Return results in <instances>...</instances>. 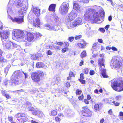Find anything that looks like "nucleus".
<instances>
[{
  "mask_svg": "<svg viewBox=\"0 0 123 123\" xmlns=\"http://www.w3.org/2000/svg\"><path fill=\"white\" fill-rule=\"evenodd\" d=\"M28 110L31 112H32L35 110L34 108L32 106H30L28 108Z\"/></svg>",
  "mask_w": 123,
  "mask_h": 123,
  "instance_id": "obj_33",
  "label": "nucleus"
},
{
  "mask_svg": "<svg viewBox=\"0 0 123 123\" xmlns=\"http://www.w3.org/2000/svg\"><path fill=\"white\" fill-rule=\"evenodd\" d=\"M23 73L25 75V78H26L28 77V75L27 73H25L23 72Z\"/></svg>",
  "mask_w": 123,
  "mask_h": 123,
  "instance_id": "obj_63",
  "label": "nucleus"
},
{
  "mask_svg": "<svg viewBox=\"0 0 123 123\" xmlns=\"http://www.w3.org/2000/svg\"><path fill=\"white\" fill-rule=\"evenodd\" d=\"M69 9L68 4H64L63 3L61 5L59 10L62 13L65 14L68 12Z\"/></svg>",
  "mask_w": 123,
  "mask_h": 123,
  "instance_id": "obj_9",
  "label": "nucleus"
},
{
  "mask_svg": "<svg viewBox=\"0 0 123 123\" xmlns=\"http://www.w3.org/2000/svg\"><path fill=\"white\" fill-rule=\"evenodd\" d=\"M112 103H113V104H114V105L115 106H118L120 104V103L117 102H115V101H113L112 102Z\"/></svg>",
  "mask_w": 123,
  "mask_h": 123,
  "instance_id": "obj_49",
  "label": "nucleus"
},
{
  "mask_svg": "<svg viewBox=\"0 0 123 123\" xmlns=\"http://www.w3.org/2000/svg\"><path fill=\"white\" fill-rule=\"evenodd\" d=\"M78 80L82 84H85V81L84 80L79 79H78Z\"/></svg>",
  "mask_w": 123,
  "mask_h": 123,
  "instance_id": "obj_41",
  "label": "nucleus"
},
{
  "mask_svg": "<svg viewBox=\"0 0 123 123\" xmlns=\"http://www.w3.org/2000/svg\"><path fill=\"white\" fill-rule=\"evenodd\" d=\"M15 116L16 118H18L17 120L19 123H23L27 120V117L24 113H17Z\"/></svg>",
  "mask_w": 123,
  "mask_h": 123,
  "instance_id": "obj_5",
  "label": "nucleus"
},
{
  "mask_svg": "<svg viewBox=\"0 0 123 123\" xmlns=\"http://www.w3.org/2000/svg\"><path fill=\"white\" fill-rule=\"evenodd\" d=\"M108 20L109 21H111L112 20V17L110 15L109 16L108 18Z\"/></svg>",
  "mask_w": 123,
  "mask_h": 123,
  "instance_id": "obj_62",
  "label": "nucleus"
},
{
  "mask_svg": "<svg viewBox=\"0 0 123 123\" xmlns=\"http://www.w3.org/2000/svg\"><path fill=\"white\" fill-rule=\"evenodd\" d=\"M32 11L34 14L37 18L40 15V9L38 7H35L32 9Z\"/></svg>",
  "mask_w": 123,
  "mask_h": 123,
  "instance_id": "obj_14",
  "label": "nucleus"
},
{
  "mask_svg": "<svg viewBox=\"0 0 123 123\" xmlns=\"http://www.w3.org/2000/svg\"><path fill=\"white\" fill-rule=\"evenodd\" d=\"M39 111L38 110H34V111H33V112L32 113V114L35 115H37L38 113H39V112H38Z\"/></svg>",
  "mask_w": 123,
  "mask_h": 123,
  "instance_id": "obj_35",
  "label": "nucleus"
},
{
  "mask_svg": "<svg viewBox=\"0 0 123 123\" xmlns=\"http://www.w3.org/2000/svg\"><path fill=\"white\" fill-rule=\"evenodd\" d=\"M9 36V32L7 30H3L0 31V37L2 42H4L8 39Z\"/></svg>",
  "mask_w": 123,
  "mask_h": 123,
  "instance_id": "obj_7",
  "label": "nucleus"
},
{
  "mask_svg": "<svg viewBox=\"0 0 123 123\" xmlns=\"http://www.w3.org/2000/svg\"><path fill=\"white\" fill-rule=\"evenodd\" d=\"M97 43H95L92 46V48L93 49H95L96 48L97 46Z\"/></svg>",
  "mask_w": 123,
  "mask_h": 123,
  "instance_id": "obj_48",
  "label": "nucleus"
},
{
  "mask_svg": "<svg viewBox=\"0 0 123 123\" xmlns=\"http://www.w3.org/2000/svg\"><path fill=\"white\" fill-rule=\"evenodd\" d=\"M100 104L98 103L94 105V109L96 111H98L100 110V107L99 106V105Z\"/></svg>",
  "mask_w": 123,
  "mask_h": 123,
  "instance_id": "obj_24",
  "label": "nucleus"
},
{
  "mask_svg": "<svg viewBox=\"0 0 123 123\" xmlns=\"http://www.w3.org/2000/svg\"><path fill=\"white\" fill-rule=\"evenodd\" d=\"M108 114L110 115H111L113 114V112L112 110L110 109L109 110L108 112Z\"/></svg>",
  "mask_w": 123,
  "mask_h": 123,
  "instance_id": "obj_51",
  "label": "nucleus"
},
{
  "mask_svg": "<svg viewBox=\"0 0 123 123\" xmlns=\"http://www.w3.org/2000/svg\"><path fill=\"white\" fill-rule=\"evenodd\" d=\"M3 47L6 49H10L12 45L10 42H8L4 44H3Z\"/></svg>",
  "mask_w": 123,
  "mask_h": 123,
  "instance_id": "obj_21",
  "label": "nucleus"
},
{
  "mask_svg": "<svg viewBox=\"0 0 123 123\" xmlns=\"http://www.w3.org/2000/svg\"><path fill=\"white\" fill-rule=\"evenodd\" d=\"M121 96L120 95L117 96L115 97L116 99L117 100H119L121 99Z\"/></svg>",
  "mask_w": 123,
  "mask_h": 123,
  "instance_id": "obj_47",
  "label": "nucleus"
},
{
  "mask_svg": "<svg viewBox=\"0 0 123 123\" xmlns=\"http://www.w3.org/2000/svg\"><path fill=\"white\" fill-rule=\"evenodd\" d=\"M44 26L45 27L47 28L48 29L50 30L56 31L58 29V26H51L49 24H46Z\"/></svg>",
  "mask_w": 123,
  "mask_h": 123,
  "instance_id": "obj_18",
  "label": "nucleus"
},
{
  "mask_svg": "<svg viewBox=\"0 0 123 123\" xmlns=\"http://www.w3.org/2000/svg\"><path fill=\"white\" fill-rule=\"evenodd\" d=\"M111 48L113 51H117L118 50L117 49L114 47H112Z\"/></svg>",
  "mask_w": 123,
  "mask_h": 123,
  "instance_id": "obj_59",
  "label": "nucleus"
},
{
  "mask_svg": "<svg viewBox=\"0 0 123 123\" xmlns=\"http://www.w3.org/2000/svg\"><path fill=\"white\" fill-rule=\"evenodd\" d=\"M82 91L81 90L77 89L75 93L77 95H79L81 94Z\"/></svg>",
  "mask_w": 123,
  "mask_h": 123,
  "instance_id": "obj_27",
  "label": "nucleus"
},
{
  "mask_svg": "<svg viewBox=\"0 0 123 123\" xmlns=\"http://www.w3.org/2000/svg\"><path fill=\"white\" fill-rule=\"evenodd\" d=\"M24 11L23 9H21L19 10L18 12V14L19 15H21L17 17H15L14 18H11L12 21L19 24L22 23L24 22Z\"/></svg>",
  "mask_w": 123,
  "mask_h": 123,
  "instance_id": "obj_4",
  "label": "nucleus"
},
{
  "mask_svg": "<svg viewBox=\"0 0 123 123\" xmlns=\"http://www.w3.org/2000/svg\"><path fill=\"white\" fill-rule=\"evenodd\" d=\"M55 49L56 50H60L61 49V47L59 46H57L55 47Z\"/></svg>",
  "mask_w": 123,
  "mask_h": 123,
  "instance_id": "obj_57",
  "label": "nucleus"
},
{
  "mask_svg": "<svg viewBox=\"0 0 123 123\" xmlns=\"http://www.w3.org/2000/svg\"><path fill=\"white\" fill-rule=\"evenodd\" d=\"M31 77L33 81L35 83H38L41 80L40 78L37 73L34 72L32 73Z\"/></svg>",
  "mask_w": 123,
  "mask_h": 123,
  "instance_id": "obj_8",
  "label": "nucleus"
},
{
  "mask_svg": "<svg viewBox=\"0 0 123 123\" xmlns=\"http://www.w3.org/2000/svg\"><path fill=\"white\" fill-rule=\"evenodd\" d=\"M4 96L7 99H10L11 97L8 94H6L4 95Z\"/></svg>",
  "mask_w": 123,
  "mask_h": 123,
  "instance_id": "obj_37",
  "label": "nucleus"
},
{
  "mask_svg": "<svg viewBox=\"0 0 123 123\" xmlns=\"http://www.w3.org/2000/svg\"><path fill=\"white\" fill-rule=\"evenodd\" d=\"M11 66L10 65H8L7 67H6V68H5V71H6V70H7V71L8 70V68H10Z\"/></svg>",
  "mask_w": 123,
  "mask_h": 123,
  "instance_id": "obj_61",
  "label": "nucleus"
},
{
  "mask_svg": "<svg viewBox=\"0 0 123 123\" xmlns=\"http://www.w3.org/2000/svg\"><path fill=\"white\" fill-rule=\"evenodd\" d=\"M43 57V55L39 53L36 54L32 55L31 58L33 60H39L41 58Z\"/></svg>",
  "mask_w": 123,
  "mask_h": 123,
  "instance_id": "obj_13",
  "label": "nucleus"
},
{
  "mask_svg": "<svg viewBox=\"0 0 123 123\" xmlns=\"http://www.w3.org/2000/svg\"><path fill=\"white\" fill-rule=\"evenodd\" d=\"M81 112L82 115L86 117H90L92 115L91 111L87 106L83 107Z\"/></svg>",
  "mask_w": 123,
  "mask_h": 123,
  "instance_id": "obj_6",
  "label": "nucleus"
},
{
  "mask_svg": "<svg viewBox=\"0 0 123 123\" xmlns=\"http://www.w3.org/2000/svg\"><path fill=\"white\" fill-rule=\"evenodd\" d=\"M63 42H56V44L58 45L62 46L63 44Z\"/></svg>",
  "mask_w": 123,
  "mask_h": 123,
  "instance_id": "obj_40",
  "label": "nucleus"
},
{
  "mask_svg": "<svg viewBox=\"0 0 123 123\" xmlns=\"http://www.w3.org/2000/svg\"><path fill=\"white\" fill-rule=\"evenodd\" d=\"M33 34L34 36L36 38L42 36V35L38 32L35 33H33Z\"/></svg>",
  "mask_w": 123,
  "mask_h": 123,
  "instance_id": "obj_29",
  "label": "nucleus"
},
{
  "mask_svg": "<svg viewBox=\"0 0 123 123\" xmlns=\"http://www.w3.org/2000/svg\"><path fill=\"white\" fill-rule=\"evenodd\" d=\"M22 5V4L21 2V1L19 0L18 1V3L16 5V6L18 8H19L21 7Z\"/></svg>",
  "mask_w": 123,
  "mask_h": 123,
  "instance_id": "obj_30",
  "label": "nucleus"
},
{
  "mask_svg": "<svg viewBox=\"0 0 123 123\" xmlns=\"http://www.w3.org/2000/svg\"><path fill=\"white\" fill-rule=\"evenodd\" d=\"M92 12L91 10H89L88 9L85 12L84 15V18L86 21H89L90 19V16L92 14Z\"/></svg>",
  "mask_w": 123,
  "mask_h": 123,
  "instance_id": "obj_10",
  "label": "nucleus"
},
{
  "mask_svg": "<svg viewBox=\"0 0 123 123\" xmlns=\"http://www.w3.org/2000/svg\"><path fill=\"white\" fill-rule=\"evenodd\" d=\"M72 25L74 27H75L77 25H78V24H77V23L76 22V21L75 20V21L74 22H73Z\"/></svg>",
  "mask_w": 123,
  "mask_h": 123,
  "instance_id": "obj_52",
  "label": "nucleus"
},
{
  "mask_svg": "<svg viewBox=\"0 0 123 123\" xmlns=\"http://www.w3.org/2000/svg\"><path fill=\"white\" fill-rule=\"evenodd\" d=\"M75 21H76V22L77 23V24L79 25L81 23L82 20L80 18H78Z\"/></svg>",
  "mask_w": 123,
  "mask_h": 123,
  "instance_id": "obj_31",
  "label": "nucleus"
},
{
  "mask_svg": "<svg viewBox=\"0 0 123 123\" xmlns=\"http://www.w3.org/2000/svg\"><path fill=\"white\" fill-rule=\"evenodd\" d=\"M84 96L83 94H82L81 95L79 96L78 97V98L80 101L82 100L84 98Z\"/></svg>",
  "mask_w": 123,
  "mask_h": 123,
  "instance_id": "obj_32",
  "label": "nucleus"
},
{
  "mask_svg": "<svg viewBox=\"0 0 123 123\" xmlns=\"http://www.w3.org/2000/svg\"><path fill=\"white\" fill-rule=\"evenodd\" d=\"M84 63V61H83L82 60H81V61L80 62V63H79V65L80 66H81Z\"/></svg>",
  "mask_w": 123,
  "mask_h": 123,
  "instance_id": "obj_60",
  "label": "nucleus"
},
{
  "mask_svg": "<svg viewBox=\"0 0 123 123\" xmlns=\"http://www.w3.org/2000/svg\"><path fill=\"white\" fill-rule=\"evenodd\" d=\"M69 75L71 77H75V75L73 72L72 71H70L69 72Z\"/></svg>",
  "mask_w": 123,
  "mask_h": 123,
  "instance_id": "obj_34",
  "label": "nucleus"
},
{
  "mask_svg": "<svg viewBox=\"0 0 123 123\" xmlns=\"http://www.w3.org/2000/svg\"><path fill=\"white\" fill-rule=\"evenodd\" d=\"M105 59L103 58H100L98 60V64L101 68H102V66H103L104 68L105 67Z\"/></svg>",
  "mask_w": 123,
  "mask_h": 123,
  "instance_id": "obj_19",
  "label": "nucleus"
},
{
  "mask_svg": "<svg viewBox=\"0 0 123 123\" xmlns=\"http://www.w3.org/2000/svg\"><path fill=\"white\" fill-rule=\"evenodd\" d=\"M99 30L102 33H104L105 32V30L103 28H100L99 29Z\"/></svg>",
  "mask_w": 123,
  "mask_h": 123,
  "instance_id": "obj_50",
  "label": "nucleus"
},
{
  "mask_svg": "<svg viewBox=\"0 0 123 123\" xmlns=\"http://www.w3.org/2000/svg\"><path fill=\"white\" fill-rule=\"evenodd\" d=\"M38 112H39V113H38V114L37 115V116L39 117H42L43 115V113L42 112H41L39 111Z\"/></svg>",
  "mask_w": 123,
  "mask_h": 123,
  "instance_id": "obj_46",
  "label": "nucleus"
},
{
  "mask_svg": "<svg viewBox=\"0 0 123 123\" xmlns=\"http://www.w3.org/2000/svg\"><path fill=\"white\" fill-rule=\"evenodd\" d=\"M74 9L76 10L79 9L80 8V6L79 4L77 2H75L73 5Z\"/></svg>",
  "mask_w": 123,
  "mask_h": 123,
  "instance_id": "obj_23",
  "label": "nucleus"
},
{
  "mask_svg": "<svg viewBox=\"0 0 123 123\" xmlns=\"http://www.w3.org/2000/svg\"><path fill=\"white\" fill-rule=\"evenodd\" d=\"M95 73V71L94 70H90L89 72L90 74L91 75H93Z\"/></svg>",
  "mask_w": 123,
  "mask_h": 123,
  "instance_id": "obj_55",
  "label": "nucleus"
},
{
  "mask_svg": "<svg viewBox=\"0 0 123 123\" xmlns=\"http://www.w3.org/2000/svg\"><path fill=\"white\" fill-rule=\"evenodd\" d=\"M33 25L35 27H39L40 26V22L39 19L38 18L34 20L33 22Z\"/></svg>",
  "mask_w": 123,
  "mask_h": 123,
  "instance_id": "obj_17",
  "label": "nucleus"
},
{
  "mask_svg": "<svg viewBox=\"0 0 123 123\" xmlns=\"http://www.w3.org/2000/svg\"><path fill=\"white\" fill-rule=\"evenodd\" d=\"M68 49V48L65 47L63 48L62 50V53H64L66 52Z\"/></svg>",
  "mask_w": 123,
  "mask_h": 123,
  "instance_id": "obj_42",
  "label": "nucleus"
},
{
  "mask_svg": "<svg viewBox=\"0 0 123 123\" xmlns=\"http://www.w3.org/2000/svg\"><path fill=\"white\" fill-rule=\"evenodd\" d=\"M57 111L55 110H52L51 112V115L53 116H56L57 114Z\"/></svg>",
  "mask_w": 123,
  "mask_h": 123,
  "instance_id": "obj_28",
  "label": "nucleus"
},
{
  "mask_svg": "<svg viewBox=\"0 0 123 123\" xmlns=\"http://www.w3.org/2000/svg\"><path fill=\"white\" fill-rule=\"evenodd\" d=\"M46 54L48 55H51L52 54L53 52L50 50H49L46 52Z\"/></svg>",
  "mask_w": 123,
  "mask_h": 123,
  "instance_id": "obj_45",
  "label": "nucleus"
},
{
  "mask_svg": "<svg viewBox=\"0 0 123 123\" xmlns=\"http://www.w3.org/2000/svg\"><path fill=\"white\" fill-rule=\"evenodd\" d=\"M8 119L11 122L13 120V117L12 116L8 117Z\"/></svg>",
  "mask_w": 123,
  "mask_h": 123,
  "instance_id": "obj_56",
  "label": "nucleus"
},
{
  "mask_svg": "<svg viewBox=\"0 0 123 123\" xmlns=\"http://www.w3.org/2000/svg\"><path fill=\"white\" fill-rule=\"evenodd\" d=\"M84 74L83 73H81L80 74V79H84Z\"/></svg>",
  "mask_w": 123,
  "mask_h": 123,
  "instance_id": "obj_58",
  "label": "nucleus"
},
{
  "mask_svg": "<svg viewBox=\"0 0 123 123\" xmlns=\"http://www.w3.org/2000/svg\"><path fill=\"white\" fill-rule=\"evenodd\" d=\"M82 41L83 42L82 43H79L77 44V46L79 48L83 49L84 48L87 44V43L83 39L82 40Z\"/></svg>",
  "mask_w": 123,
  "mask_h": 123,
  "instance_id": "obj_16",
  "label": "nucleus"
},
{
  "mask_svg": "<svg viewBox=\"0 0 123 123\" xmlns=\"http://www.w3.org/2000/svg\"><path fill=\"white\" fill-rule=\"evenodd\" d=\"M82 36L81 35H80L78 36H76L75 37V39L76 40H78L80 38L82 37Z\"/></svg>",
  "mask_w": 123,
  "mask_h": 123,
  "instance_id": "obj_44",
  "label": "nucleus"
},
{
  "mask_svg": "<svg viewBox=\"0 0 123 123\" xmlns=\"http://www.w3.org/2000/svg\"><path fill=\"white\" fill-rule=\"evenodd\" d=\"M100 70L101 71V74L104 78H107L108 77V76L106 74V70L105 69H101Z\"/></svg>",
  "mask_w": 123,
  "mask_h": 123,
  "instance_id": "obj_22",
  "label": "nucleus"
},
{
  "mask_svg": "<svg viewBox=\"0 0 123 123\" xmlns=\"http://www.w3.org/2000/svg\"><path fill=\"white\" fill-rule=\"evenodd\" d=\"M43 64L42 62H38L36 64V67L37 68H40L43 67Z\"/></svg>",
  "mask_w": 123,
  "mask_h": 123,
  "instance_id": "obj_26",
  "label": "nucleus"
},
{
  "mask_svg": "<svg viewBox=\"0 0 123 123\" xmlns=\"http://www.w3.org/2000/svg\"><path fill=\"white\" fill-rule=\"evenodd\" d=\"M111 66L112 68H115L116 69L118 70L122 68V63L119 59L117 57L112 60Z\"/></svg>",
  "mask_w": 123,
  "mask_h": 123,
  "instance_id": "obj_3",
  "label": "nucleus"
},
{
  "mask_svg": "<svg viewBox=\"0 0 123 123\" xmlns=\"http://www.w3.org/2000/svg\"><path fill=\"white\" fill-rule=\"evenodd\" d=\"M56 6V4H51L49 6L48 10L49 11L52 12H54L55 11V9Z\"/></svg>",
  "mask_w": 123,
  "mask_h": 123,
  "instance_id": "obj_20",
  "label": "nucleus"
},
{
  "mask_svg": "<svg viewBox=\"0 0 123 123\" xmlns=\"http://www.w3.org/2000/svg\"><path fill=\"white\" fill-rule=\"evenodd\" d=\"M100 14L101 16L104 17L105 15V13L104 11H101L100 12Z\"/></svg>",
  "mask_w": 123,
  "mask_h": 123,
  "instance_id": "obj_43",
  "label": "nucleus"
},
{
  "mask_svg": "<svg viewBox=\"0 0 123 123\" xmlns=\"http://www.w3.org/2000/svg\"><path fill=\"white\" fill-rule=\"evenodd\" d=\"M83 72L85 74H88L89 71L88 68H84L83 69Z\"/></svg>",
  "mask_w": 123,
  "mask_h": 123,
  "instance_id": "obj_36",
  "label": "nucleus"
},
{
  "mask_svg": "<svg viewBox=\"0 0 123 123\" xmlns=\"http://www.w3.org/2000/svg\"><path fill=\"white\" fill-rule=\"evenodd\" d=\"M87 55V53L86 51L85 50H83L81 53L80 54V57L82 58L85 57Z\"/></svg>",
  "mask_w": 123,
  "mask_h": 123,
  "instance_id": "obj_25",
  "label": "nucleus"
},
{
  "mask_svg": "<svg viewBox=\"0 0 123 123\" xmlns=\"http://www.w3.org/2000/svg\"><path fill=\"white\" fill-rule=\"evenodd\" d=\"M70 86V83L69 82H67L65 83V86L67 87H69Z\"/></svg>",
  "mask_w": 123,
  "mask_h": 123,
  "instance_id": "obj_54",
  "label": "nucleus"
},
{
  "mask_svg": "<svg viewBox=\"0 0 123 123\" xmlns=\"http://www.w3.org/2000/svg\"><path fill=\"white\" fill-rule=\"evenodd\" d=\"M63 114L62 113H59L58 114V116L55 118V120L56 122L60 123V122L62 119V117L64 116Z\"/></svg>",
  "mask_w": 123,
  "mask_h": 123,
  "instance_id": "obj_15",
  "label": "nucleus"
},
{
  "mask_svg": "<svg viewBox=\"0 0 123 123\" xmlns=\"http://www.w3.org/2000/svg\"><path fill=\"white\" fill-rule=\"evenodd\" d=\"M87 99L88 100H90L91 99V97L90 95H88L87 96Z\"/></svg>",
  "mask_w": 123,
  "mask_h": 123,
  "instance_id": "obj_64",
  "label": "nucleus"
},
{
  "mask_svg": "<svg viewBox=\"0 0 123 123\" xmlns=\"http://www.w3.org/2000/svg\"><path fill=\"white\" fill-rule=\"evenodd\" d=\"M88 100L87 99H85L84 100V102L86 104H88L89 103V102Z\"/></svg>",
  "mask_w": 123,
  "mask_h": 123,
  "instance_id": "obj_53",
  "label": "nucleus"
},
{
  "mask_svg": "<svg viewBox=\"0 0 123 123\" xmlns=\"http://www.w3.org/2000/svg\"><path fill=\"white\" fill-rule=\"evenodd\" d=\"M111 83V86L115 91L120 92L123 90V78L119 77L113 79Z\"/></svg>",
  "mask_w": 123,
  "mask_h": 123,
  "instance_id": "obj_2",
  "label": "nucleus"
},
{
  "mask_svg": "<svg viewBox=\"0 0 123 123\" xmlns=\"http://www.w3.org/2000/svg\"><path fill=\"white\" fill-rule=\"evenodd\" d=\"M74 37L72 36L69 37L68 38V40L70 42H72L74 40Z\"/></svg>",
  "mask_w": 123,
  "mask_h": 123,
  "instance_id": "obj_39",
  "label": "nucleus"
},
{
  "mask_svg": "<svg viewBox=\"0 0 123 123\" xmlns=\"http://www.w3.org/2000/svg\"><path fill=\"white\" fill-rule=\"evenodd\" d=\"M18 76H16L12 77L11 79L10 82L12 85H16L19 83V80L18 77Z\"/></svg>",
  "mask_w": 123,
  "mask_h": 123,
  "instance_id": "obj_12",
  "label": "nucleus"
},
{
  "mask_svg": "<svg viewBox=\"0 0 123 123\" xmlns=\"http://www.w3.org/2000/svg\"><path fill=\"white\" fill-rule=\"evenodd\" d=\"M25 33H26V36L25 37V40L29 42H33L34 39L33 33H31L27 31L26 30L22 31L19 29H15L14 31V35L18 39H23L25 37Z\"/></svg>",
  "mask_w": 123,
  "mask_h": 123,
  "instance_id": "obj_1",
  "label": "nucleus"
},
{
  "mask_svg": "<svg viewBox=\"0 0 123 123\" xmlns=\"http://www.w3.org/2000/svg\"><path fill=\"white\" fill-rule=\"evenodd\" d=\"M76 13L74 12L70 13L67 18V20L68 22H71L77 16Z\"/></svg>",
  "mask_w": 123,
  "mask_h": 123,
  "instance_id": "obj_11",
  "label": "nucleus"
},
{
  "mask_svg": "<svg viewBox=\"0 0 123 123\" xmlns=\"http://www.w3.org/2000/svg\"><path fill=\"white\" fill-rule=\"evenodd\" d=\"M64 47L68 48V47L69 46V43L67 41H65L64 43Z\"/></svg>",
  "mask_w": 123,
  "mask_h": 123,
  "instance_id": "obj_38",
  "label": "nucleus"
}]
</instances>
